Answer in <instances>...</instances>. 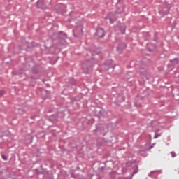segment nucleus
Returning <instances> with one entry per match:
<instances>
[{"label": "nucleus", "mask_w": 179, "mask_h": 179, "mask_svg": "<svg viewBox=\"0 0 179 179\" xmlns=\"http://www.w3.org/2000/svg\"><path fill=\"white\" fill-rule=\"evenodd\" d=\"M50 5H51V0H38L36 2L38 9H48V8H50Z\"/></svg>", "instance_id": "obj_1"}, {"label": "nucleus", "mask_w": 179, "mask_h": 179, "mask_svg": "<svg viewBox=\"0 0 179 179\" xmlns=\"http://www.w3.org/2000/svg\"><path fill=\"white\" fill-rule=\"evenodd\" d=\"M124 12V8H122L120 11L117 10L115 13H109L106 15V19L109 20L110 23H114L117 20V15H121Z\"/></svg>", "instance_id": "obj_2"}, {"label": "nucleus", "mask_w": 179, "mask_h": 179, "mask_svg": "<svg viewBox=\"0 0 179 179\" xmlns=\"http://www.w3.org/2000/svg\"><path fill=\"white\" fill-rule=\"evenodd\" d=\"M127 166L128 167H133L134 169V171L131 173V176L127 177V179H132V177H134V176H135V174L138 173V165H136V163L135 162V161H129L127 162Z\"/></svg>", "instance_id": "obj_3"}, {"label": "nucleus", "mask_w": 179, "mask_h": 179, "mask_svg": "<svg viewBox=\"0 0 179 179\" xmlns=\"http://www.w3.org/2000/svg\"><path fill=\"white\" fill-rule=\"evenodd\" d=\"M83 71L84 73H90L92 71H93V66H92V64L90 62H85L83 64Z\"/></svg>", "instance_id": "obj_4"}, {"label": "nucleus", "mask_w": 179, "mask_h": 179, "mask_svg": "<svg viewBox=\"0 0 179 179\" xmlns=\"http://www.w3.org/2000/svg\"><path fill=\"white\" fill-rule=\"evenodd\" d=\"M114 64H113L112 60H106V62L104 63V69L106 71H108L110 69V68H114Z\"/></svg>", "instance_id": "obj_5"}, {"label": "nucleus", "mask_w": 179, "mask_h": 179, "mask_svg": "<svg viewBox=\"0 0 179 179\" xmlns=\"http://www.w3.org/2000/svg\"><path fill=\"white\" fill-rule=\"evenodd\" d=\"M95 34L96 36H98V37L99 38H103V37H104V36H106V33L104 32V29H103V28H98L96 29V31Z\"/></svg>", "instance_id": "obj_6"}, {"label": "nucleus", "mask_w": 179, "mask_h": 179, "mask_svg": "<svg viewBox=\"0 0 179 179\" xmlns=\"http://www.w3.org/2000/svg\"><path fill=\"white\" fill-rule=\"evenodd\" d=\"M57 10L59 13L64 14L65 12H66V6L64 4H60Z\"/></svg>", "instance_id": "obj_7"}, {"label": "nucleus", "mask_w": 179, "mask_h": 179, "mask_svg": "<svg viewBox=\"0 0 179 179\" xmlns=\"http://www.w3.org/2000/svg\"><path fill=\"white\" fill-rule=\"evenodd\" d=\"M104 131V127L101 125H96V129L93 131L94 134H97V132H99V134H103V131Z\"/></svg>", "instance_id": "obj_8"}, {"label": "nucleus", "mask_w": 179, "mask_h": 179, "mask_svg": "<svg viewBox=\"0 0 179 179\" xmlns=\"http://www.w3.org/2000/svg\"><path fill=\"white\" fill-rule=\"evenodd\" d=\"M127 48V43H120L118 46L117 47V52H122V50Z\"/></svg>", "instance_id": "obj_9"}, {"label": "nucleus", "mask_w": 179, "mask_h": 179, "mask_svg": "<svg viewBox=\"0 0 179 179\" xmlns=\"http://www.w3.org/2000/svg\"><path fill=\"white\" fill-rule=\"evenodd\" d=\"M49 121L53 124L58 122V113L52 115L49 117Z\"/></svg>", "instance_id": "obj_10"}, {"label": "nucleus", "mask_w": 179, "mask_h": 179, "mask_svg": "<svg viewBox=\"0 0 179 179\" xmlns=\"http://www.w3.org/2000/svg\"><path fill=\"white\" fill-rule=\"evenodd\" d=\"M99 117H106L107 116V111H106V110L101 108L99 111Z\"/></svg>", "instance_id": "obj_11"}, {"label": "nucleus", "mask_w": 179, "mask_h": 179, "mask_svg": "<svg viewBox=\"0 0 179 179\" xmlns=\"http://www.w3.org/2000/svg\"><path fill=\"white\" fill-rule=\"evenodd\" d=\"M38 71H39L38 66L34 65L32 67V72H33V73H35L36 75H37V73H38Z\"/></svg>", "instance_id": "obj_12"}, {"label": "nucleus", "mask_w": 179, "mask_h": 179, "mask_svg": "<svg viewBox=\"0 0 179 179\" xmlns=\"http://www.w3.org/2000/svg\"><path fill=\"white\" fill-rule=\"evenodd\" d=\"M78 30H80V33L78 34V35L74 34V37H79L80 36H82V34L83 33V28L82 27V25L78 26Z\"/></svg>", "instance_id": "obj_13"}, {"label": "nucleus", "mask_w": 179, "mask_h": 179, "mask_svg": "<svg viewBox=\"0 0 179 179\" xmlns=\"http://www.w3.org/2000/svg\"><path fill=\"white\" fill-rule=\"evenodd\" d=\"M138 154L141 156H143V157H146V156H148V152H146V150H140L138 151Z\"/></svg>", "instance_id": "obj_14"}, {"label": "nucleus", "mask_w": 179, "mask_h": 179, "mask_svg": "<svg viewBox=\"0 0 179 179\" xmlns=\"http://www.w3.org/2000/svg\"><path fill=\"white\" fill-rule=\"evenodd\" d=\"M170 62H172V64H173V65H177V64H178V59L174 58L173 59H171Z\"/></svg>", "instance_id": "obj_15"}, {"label": "nucleus", "mask_w": 179, "mask_h": 179, "mask_svg": "<svg viewBox=\"0 0 179 179\" xmlns=\"http://www.w3.org/2000/svg\"><path fill=\"white\" fill-rule=\"evenodd\" d=\"M78 100H79V98L73 97V98H71V103H75V101H78Z\"/></svg>", "instance_id": "obj_16"}, {"label": "nucleus", "mask_w": 179, "mask_h": 179, "mask_svg": "<svg viewBox=\"0 0 179 179\" xmlns=\"http://www.w3.org/2000/svg\"><path fill=\"white\" fill-rule=\"evenodd\" d=\"M159 136H162V134L156 133L154 136V139H157Z\"/></svg>", "instance_id": "obj_17"}, {"label": "nucleus", "mask_w": 179, "mask_h": 179, "mask_svg": "<svg viewBox=\"0 0 179 179\" xmlns=\"http://www.w3.org/2000/svg\"><path fill=\"white\" fill-rule=\"evenodd\" d=\"M141 104L138 102H134V107H141Z\"/></svg>", "instance_id": "obj_18"}, {"label": "nucleus", "mask_w": 179, "mask_h": 179, "mask_svg": "<svg viewBox=\"0 0 179 179\" xmlns=\"http://www.w3.org/2000/svg\"><path fill=\"white\" fill-rule=\"evenodd\" d=\"M1 157L3 160H6V161L8 160V157L5 156L4 155H1Z\"/></svg>", "instance_id": "obj_19"}, {"label": "nucleus", "mask_w": 179, "mask_h": 179, "mask_svg": "<svg viewBox=\"0 0 179 179\" xmlns=\"http://www.w3.org/2000/svg\"><path fill=\"white\" fill-rule=\"evenodd\" d=\"M76 83H77L76 80H73L71 82V85H72L73 86H76Z\"/></svg>", "instance_id": "obj_20"}, {"label": "nucleus", "mask_w": 179, "mask_h": 179, "mask_svg": "<svg viewBox=\"0 0 179 179\" xmlns=\"http://www.w3.org/2000/svg\"><path fill=\"white\" fill-rule=\"evenodd\" d=\"M171 157H176V152H171Z\"/></svg>", "instance_id": "obj_21"}, {"label": "nucleus", "mask_w": 179, "mask_h": 179, "mask_svg": "<svg viewBox=\"0 0 179 179\" xmlns=\"http://www.w3.org/2000/svg\"><path fill=\"white\" fill-rule=\"evenodd\" d=\"M122 29V34H125V27H123Z\"/></svg>", "instance_id": "obj_22"}, {"label": "nucleus", "mask_w": 179, "mask_h": 179, "mask_svg": "<svg viewBox=\"0 0 179 179\" xmlns=\"http://www.w3.org/2000/svg\"><path fill=\"white\" fill-rule=\"evenodd\" d=\"M3 91H0V97H2V96H3Z\"/></svg>", "instance_id": "obj_23"}, {"label": "nucleus", "mask_w": 179, "mask_h": 179, "mask_svg": "<svg viewBox=\"0 0 179 179\" xmlns=\"http://www.w3.org/2000/svg\"><path fill=\"white\" fill-rule=\"evenodd\" d=\"M73 33H74V34H75V33H78V29H75L74 30H73Z\"/></svg>", "instance_id": "obj_24"}, {"label": "nucleus", "mask_w": 179, "mask_h": 179, "mask_svg": "<svg viewBox=\"0 0 179 179\" xmlns=\"http://www.w3.org/2000/svg\"><path fill=\"white\" fill-rule=\"evenodd\" d=\"M153 145H150V148H148V150H150V149H152Z\"/></svg>", "instance_id": "obj_25"}, {"label": "nucleus", "mask_w": 179, "mask_h": 179, "mask_svg": "<svg viewBox=\"0 0 179 179\" xmlns=\"http://www.w3.org/2000/svg\"><path fill=\"white\" fill-rule=\"evenodd\" d=\"M176 171H177L178 174H179V169H176Z\"/></svg>", "instance_id": "obj_26"}, {"label": "nucleus", "mask_w": 179, "mask_h": 179, "mask_svg": "<svg viewBox=\"0 0 179 179\" xmlns=\"http://www.w3.org/2000/svg\"><path fill=\"white\" fill-rule=\"evenodd\" d=\"M164 15H167V13L164 12L163 15L164 16Z\"/></svg>", "instance_id": "obj_27"}, {"label": "nucleus", "mask_w": 179, "mask_h": 179, "mask_svg": "<svg viewBox=\"0 0 179 179\" xmlns=\"http://www.w3.org/2000/svg\"><path fill=\"white\" fill-rule=\"evenodd\" d=\"M59 38H65V37H61V36H59Z\"/></svg>", "instance_id": "obj_28"}, {"label": "nucleus", "mask_w": 179, "mask_h": 179, "mask_svg": "<svg viewBox=\"0 0 179 179\" xmlns=\"http://www.w3.org/2000/svg\"><path fill=\"white\" fill-rule=\"evenodd\" d=\"M148 176H149V177H152V176H151V174H150V173H149V174H148Z\"/></svg>", "instance_id": "obj_29"}, {"label": "nucleus", "mask_w": 179, "mask_h": 179, "mask_svg": "<svg viewBox=\"0 0 179 179\" xmlns=\"http://www.w3.org/2000/svg\"><path fill=\"white\" fill-rule=\"evenodd\" d=\"M148 51H150V52H152V50L151 49H148Z\"/></svg>", "instance_id": "obj_30"}, {"label": "nucleus", "mask_w": 179, "mask_h": 179, "mask_svg": "<svg viewBox=\"0 0 179 179\" xmlns=\"http://www.w3.org/2000/svg\"><path fill=\"white\" fill-rule=\"evenodd\" d=\"M68 22H71V19H69V20H68Z\"/></svg>", "instance_id": "obj_31"}, {"label": "nucleus", "mask_w": 179, "mask_h": 179, "mask_svg": "<svg viewBox=\"0 0 179 179\" xmlns=\"http://www.w3.org/2000/svg\"><path fill=\"white\" fill-rule=\"evenodd\" d=\"M152 173H155V171H151V172H150V174H152Z\"/></svg>", "instance_id": "obj_32"}, {"label": "nucleus", "mask_w": 179, "mask_h": 179, "mask_svg": "<svg viewBox=\"0 0 179 179\" xmlns=\"http://www.w3.org/2000/svg\"><path fill=\"white\" fill-rule=\"evenodd\" d=\"M59 44V45H61V43H58Z\"/></svg>", "instance_id": "obj_33"}, {"label": "nucleus", "mask_w": 179, "mask_h": 179, "mask_svg": "<svg viewBox=\"0 0 179 179\" xmlns=\"http://www.w3.org/2000/svg\"><path fill=\"white\" fill-rule=\"evenodd\" d=\"M31 119H32V120H34V117H32Z\"/></svg>", "instance_id": "obj_34"}, {"label": "nucleus", "mask_w": 179, "mask_h": 179, "mask_svg": "<svg viewBox=\"0 0 179 179\" xmlns=\"http://www.w3.org/2000/svg\"><path fill=\"white\" fill-rule=\"evenodd\" d=\"M162 11H159V13H162Z\"/></svg>", "instance_id": "obj_35"}, {"label": "nucleus", "mask_w": 179, "mask_h": 179, "mask_svg": "<svg viewBox=\"0 0 179 179\" xmlns=\"http://www.w3.org/2000/svg\"><path fill=\"white\" fill-rule=\"evenodd\" d=\"M168 8H170V6H169Z\"/></svg>", "instance_id": "obj_36"}]
</instances>
